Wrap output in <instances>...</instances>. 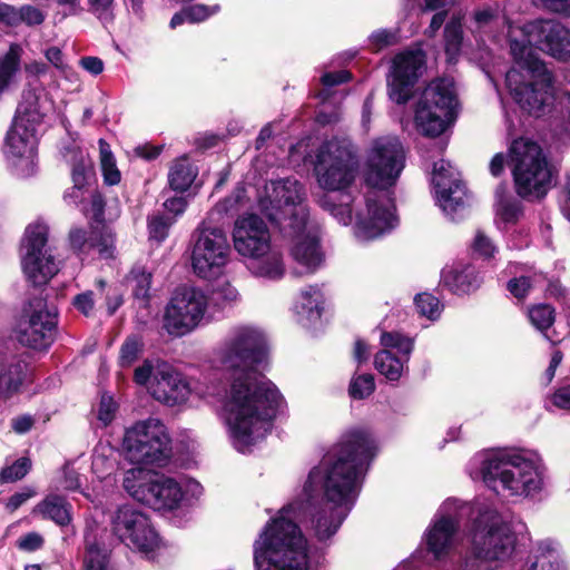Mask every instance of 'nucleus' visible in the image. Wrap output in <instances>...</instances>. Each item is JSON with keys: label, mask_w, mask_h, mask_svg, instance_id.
<instances>
[{"label": "nucleus", "mask_w": 570, "mask_h": 570, "mask_svg": "<svg viewBox=\"0 0 570 570\" xmlns=\"http://www.w3.org/2000/svg\"><path fill=\"white\" fill-rule=\"evenodd\" d=\"M527 31L537 33V43L540 50L561 61L570 59V30L562 24L552 21H535L529 23Z\"/></svg>", "instance_id": "nucleus-26"}, {"label": "nucleus", "mask_w": 570, "mask_h": 570, "mask_svg": "<svg viewBox=\"0 0 570 570\" xmlns=\"http://www.w3.org/2000/svg\"><path fill=\"white\" fill-rule=\"evenodd\" d=\"M497 213L507 222H514L521 215V205L517 199L505 196V186L499 185L495 190Z\"/></svg>", "instance_id": "nucleus-38"}, {"label": "nucleus", "mask_w": 570, "mask_h": 570, "mask_svg": "<svg viewBox=\"0 0 570 570\" xmlns=\"http://www.w3.org/2000/svg\"><path fill=\"white\" fill-rule=\"evenodd\" d=\"M208 305L205 293L195 287L176 289L165 307L163 328L173 337H181L197 328Z\"/></svg>", "instance_id": "nucleus-15"}, {"label": "nucleus", "mask_w": 570, "mask_h": 570, "mask_svg": "<svg viewBox=\"0 0 570 570\" xmlns=\"http://www.w3.org/2000/svg\"><path fill=\"white\" fill-rule=\"evenodd\" d=\"M381 344L385 350L376 353L375 368L389 381H399L410 360L414 343L397 332H384L381 335Z\"/></svg>", "instance_id": "nucleus-22"}, {"label": "nucleus", "mask_w": 570, "mask_h": 570, "mask_svg": "<svg viewBox=\"0 0 570 570\" xmlns=\"http://www.w3.org/2000/svg\"><path fill=\"white\" fill-rule=\"evenodd\" d=\"M59 313L42 297L29 299L17 324V340L23 346L46 351L56 341Z\"/></svg>", "instance_id": "nucleus-14"}, {"label": "nucleus", "mask_w": 570, "mask_h": 570, "mask_svg": "<svg viewBox=\"0 0 570 570\" xmlns=\"http://www.w3.org/2000/svg\"><path fill=\"white\" fill-rule=\"evenodd\" d=\"M358 167L357 148L346 137L324 141L315 155L314 174L324 190H346L355 181Z\"/></svg>", "instance_id": "nucleus-9"}, {"label": "nucleus", "mask_w": 570, "mask_h": 570, "mask_svg": "<svg viewBox=\"0 0 570 570\" xmlns=\"http://www.w3.org/2000/svg\"><path fill=\"white\" fill-rule=\"evenodd\" d=\"M197 169L186 157L177 159L169 169L168 184L175 191H186L197 177Z\"/></svg>", "instance_id": "nucleus-35"}, {"label": "nucleus", "mask_w": 570, "mask_h": 570, "mask_svg": "<svg viewBox=\"0 0 570 570\" xmlns=\"http://www.w3.org/2000/svg\"><path fill=\"white\" fill-rule=\"evenodd\" d=\"M323 294L318 285H309L301 293V302L297 304V313L305 314L309 320L322 316Z\"/></svg>", "instance_id": "nucleus-36"}, {"label": "nucleus", "mask_w": 570, "mask_h": 570, "mask_svg": "<svg viewBox=\"0 0 570 570\" xmlns=\"http://www.w3.org/2000/svg\"><path fill=\"white\" fill-rule=\"evenodd\" d=\"M31 469V461L28 458H20L16 462H13L11 465L6 466L0 472V481L8 483V482H16L18 480H21L24 478L28 472Z\"/></svg>", "instance_id": "nucleus-49"}, {"label": "nucleus", "mask_w": 570, "mask_h": 570, "mask_svg": "<svg viewBox=\"0 0 570 570\" xmlns=\"http://www.w3.org/2000/svg\"><path fill=\"white\" fill-rule=\"evenodd\" d=\"M519 456L520 453L508 450H490L475 456L474 462L487 487L499 493Z\"/></svg>", "instance_id": "nucleus-25"}, {"label": "nucleus", "mask_w": 570, "mask_h": 570, "mask_svg": "<svg viewBox=\"0 0 570 570\" xmlns=\"http://www.w3.org/2000/svg\"><path fill=\"white\" fill-rule=\"evenodd\" d=\"M522 28L521 40L510 38V52L517 67L505 75L507 87L515 102L537 117L546 112L554 101V88L551 72L538 57L532 45L538 47L537 33Z\"/></svg>", "instance_id": "nucleus-5"}, {"label": "nucleus", "mask_w": 570, "mask_h": 570, "mask_svg": "<svg viewBox=\"0 0 570 570\" xmlns=\"http://www.w3.org/2000/svg\"><path fill=\"white\" fill-rule=\"evenodd\" d=\"M463 39L462 26L459 20H451L444 28L445 52L450 58L455 57L461 48Z\"/></svg>", "instance_id": "nucleus-44"}, {"label": "nucleus", "mask_w": 570, "mask_h": 570, "mask_svg": "<svg viewBox=\"0 0 570 570\" xmlns=\"http://www.w3.org/2000/svg\"><path fill=\"white\" fill-rule=\"evenodd\" d=\"M515 462L501 490L510 495L533 497L543 487V468L522 454Z\"/></svg>", "instance_id": "nucleus-23"}, {"label": "nucleus", "mask_w": 570, "mask_h": 570, "mask_svg": "<svg viewBox=\"0 0 570 570\" xmlns=\"http://www.w3.org/2000/svg\"><path fill=\"white\" fill-rule=\"evenodd\" d=\"M458 105L454 83L446 78L432 80L421 94L414 121L417 130L426 137H438L454 122Z\"/></svg>", "instance_id": "nucleus-10"}, {"label": "nucleus", "mask_w": 570, "mask_h": 570, "mask_svg": "<svg viewBox=\"0 0 570 570\" xmlns=\"http://www.w3.org/2000/svg\"><path fill=\"white\" fill-rule=\"evenodd\" d=\"M151 281L153 274L141 265H135L126 277L132 297L145 306L149 303Z\"/></svg>", "instance_id": "nucleus-34"}, {"label": "nucleus", "mask_w": 570, "mask_h": 570, "mask_svg": "<svg viewBox=\"0 0 570 570\" xmlns=\"http://www.w3.org/2000/svg\"><path fill=\"white\" fill-rule=\"evenodd\" d=\"M175 224V219L166 214H156L148 217L149 240L156 242L157 245L163 243L167 236L169 228Z\"/></svg>", "instance_id": "nucleus-41"}, {"label": "nucleus", "mask_w": 570, "mask_h": 570, "mask_svg": "<svg viewBox=\"0 0 570 570\" xmlns=\"http://www.w3.org/2000/svg\"><path fill=\"white\" fill-rule=\"evenodd\" d=\"M266 189L267 196L261 202L263 212L284 237L294 242V259L307 273H314L323 261V253L316 232L307 229L308 213L303 205V185L296 179L284 178L271 181Z\"/></svg>", "instance_id": "nucleus-4"}, {"label": "nucleus", "mask_w": 570, "mask_h": 570, "mask_svg": "<svg viewBox=\"0 0 570 570\" xmlns=\"http://www.w3.org/2000/svg\"><path fill=\"white\" fill-rule=\"evenodd\" d=\"M100 149V166L104 176V181L109 186H115L120 183L121 175L117 168L116 159L110 150L109 144L105 139H99Z\"/></svg>", "instance_id": "nucleus-37"}, {"label": "nucleus", "mask_w": 570, "mask_h": 570, "mask_svg": "<svg viewBox=\"0 0 570 570\" xmlns=\"http://www.w3.org/2000/svg\"><path fill=\"white\" fill-rule=\"evenodd\" d=\"M22 48L11 43L8 51L0 57V96L17 82L21 69Z\"/></svg>", "instance_id": "nucleus-32"}, {"label": "nucleus", "mask_w": 570, "mask_h": 570, "mask_svg": "<svg viewBox=\"0 0 570 570\" xmlns=\"http://www.w3.org/2000/svg\"><path fill=\"white\" fill-rule=\"evenodd\" d=\"M37 131L11 125L3 146L4 157L16 176L26 178L35 174Z\"/></svg>", "instance_id": "nucleus-21"}, {"label": "nucleus", "mask_w": 570, "mask_h": 570, "mask_svg": "<svg viewBox=\"0 0 570 570\" xmlns=\"http://www.w3.org/2000/svg\"><path fill=\"white\" fill-rule=\"evenodd\" d=\"M527 570H563L558 543L552 540L539 542L533 556L529 558Z\"/></svg>", "instance_id": "nucleus-33"}, {"label": "nucleus", "mask_w": 570, "mask_h": 570, "mask_svg": "<svg viewBox=\"0 0 570 570\" xmlns=\"http://www.w3.org/2000/svg\"><path fill=\"white\" fill-rule=\"evenodd\" d=\"M165 210L171 214L173 218L176 220V217L181 215L187 207V200L183 196H175L167 198L163 204Z\"/></svg>", "instance_id": "nucleus-63"}, {"label": "nucleus", "mask_w": 570, "mask_h": 570, "mask_svg": "<svg viewBox=\"0 0 570 570\" xmlns=\"http://www.w3.org/2000/svg\"><path fill=\"white\" fill-rule=\"evenodd\" d=\"M551 403L561 410H570V383L559 385L550 395Z\"/></svg>", "instance_id": "nucleus-59"}, {"label": "nucleus", "mask_w": 570, "mask_h": 570, "mask_svg": "<svg viewBox=\"0 0 570 570\" xmlns=\"http://www.w3.org/2000/svg\"><path fill=\"white\" fill-rule=\"evenodd\" d=\"M43 538L38 532H29L20 537L17 541L18 549L22 551H37L43 546Z\"/></svg>", "instance_id": "nucleus-60"}, {"label": "nucleus", "mask_w": 570, "mask_h": 570, "mask_svg": "<svg viewBox=\"0 0 570 570\" xmlns=\"http://www.w3.org/2000/svg\"><path fill=\"white\" fill-rule=\"evenodd\" d=\"M342 197L346 198L345 202L335 204L332 202L331 196L323 195L318 199V204L325 210H328L340 223L348 225L352 222V199L350 195L342 194Z\"/></svg>", "instance_id": "nucleus-39"}, {"label": "nucleus", "mask_w": 570, "mask_h": 570, "mask_svg": "<svg viewBox=\"0 0 570 570\" xmlns=\"http://www.w3.org/2000/svg\"><path fill=\"white\" fill-rule=\"evenodd\" d=\"M33 513L59 527H67L72 521V504L61 494L49 493L35 507Z\"/></svg>", "instance_id": "nucleus-30"}, {"label": "nucleus", "mask_w": 570, "mask_h": 570, "mask_svg": "<svg viewBox=\"0 0 570 570\" xmlns=\"http://www.w3.org/2000/svg\"><path fill=\"white\" fill-rule=\"evenodd\" d=\"M36 495V491L32 488H26L20 492L13 493L7 501L6 508L9 511H16L30 498Z\"/></svg>", "instance_id": "nucleus-62"}, {"label": "nucleus", "mask_w": 570, "mask_h": 570, "mask_svg": "<svg viewBox=\"0 0 570 570\" xmlns=\"http://www.w3.org/2000/svg\"><path fill=\"white\" fill-rule=\"evenodd\" d=\"M85 570H112L109 566V556L106 550L96 543L88 544L85 556Z\"/></svg>", "instance_id": "nucleus-47"}, {"label": "nucleus", "mask_w": 570, "mask_h": 570, "mask_svg": "<svg viewBox=\"0 0 570 570\" xmlns=\"http://www.w3.org/2000/svg\"><path fill=\"white\" fill-rule=\"evenodd\" d=\"M189 248L191 269L204 279L220 275L232 252L226 232L206 220L200 222L191 233Z\"/></svg>", "instance_id": "nucleus-11"}, {"label": "nucleus", "mask_w": 570, "mask_h": 570, "mask_svg": "<svg viewBox=\"0 0 570 570\" xmlns=\"http://www.w3.org/2000/svg\"><path fill=\"white\" fill-rule=\"evenodd\" d=\"M94 295L95 294L92 291H85L82 293L77 294L72 298V306L86 317L94 315V311H95Z\"/></svg>", "instance_id": "nucleus-56"}, {"label": "nucleus", "mask_w": 570, "mask_h": 570, "mask_svg": "<svg viewBox=\"0 0 570 570\" xmlns=\"http://www.w3.org/2000/svg\"><path fill=\"white\" fill-rule=\"evenodd\" d=\"M122 485L132 499L154 510L176 509L184 497L181 487L173 478L141 468L128 470Z\"/></svg>", "instance_id": "nucleus-13"}, {"label": "nucleus", "mask_w": 570, "mask_h": 570, "mask_svg": "<svg viewBox=\"0 0 570 570\" xmlns=\"http://www.w3.org/2000/svg\"><path fill=\"white\" fill-rule=\"evenodd\" d=\"M69 245L71 249L78 255H88L91 249H97L100 257L108 259L114 257L116 235L111 228L97 229L94 224L90 226V232L80 227L70 229Z\"/></svg>", "instance_id": "nucleus-27"}, {"label": "nucleus", "mask_w": 570, "mask_h": 570, "mask_svg": "<svg viewBox=\"0 0 570 570\" xmlns=\"http://www.w3.org/2000/svg\"><path fill=\"white\" fill-rule=\"evenodd\" d=\"M375 390V382L372 374H361L351 380L348 393L354 400H363L370 396Z\"/></svg>", "instance_id": "nucleus-48"}, {"label": "nucleus", "mask_w": 570, "mask_h": 570, "mask_svg": "<svg viewBox=\"0 0 570 570\" xmlns=\"http://www.w3.org/2000/svg\"><path fill=\"white\" fill-rule=\"evenodd\" d=\"M425 56L421 50L404 51L393 59L389 96L399 105L406 104L412 97V88L423 75Z\"/></svg>", "instance_id": "nucleus-20"}, {"label": "nucleus", "mask_w": 570, "mask_h": 570, "mask_svg": "<svg viewBox=\"0 0 570 570\" xmlns=\"http://www.w3.org/2000/svg\"><path fill=\"white\" fill-rule=\"evenodd\" d=\"M14 27L24 22L28 26H38L41 24L45 20L43 13L33 6H22L21 8H14Z\"/></svg>", "instance_id": "nucleus-51"}, {"label": "nucleus", "mask_w": 570, "mask_h": 570, "mask_svg": "<svg viewBox=\"0 0 570 570\" xmlns=\"http://www.w3.org/2000/svg\"><path fill=\"white\" fill-rule=\"evenodd\" d=\"M531 288V279L528 276H520L510 279L507 289L518 299L524 298Z\"/></svg>", "instance_id": "nucleus-57"}, {"label": "nucleus", "mask_w": 570, "mask_h": 570, "mask_svg": "<svg viewBox=\"0 0 570 570\" xmlns=\"http://www.w3.org/2000/svg\"><path fill=\"white\" fill-rule=\"evenodd\" d=\"M122 448L126 458L134 464L163 465L171 455L170 438L166 428L154 417L127 429Z\"/></svg>", "instance_id": "nucleus-12"}, {"label": "nucleus", "mask_w": 570, "mask_h": 570, "mask_svg": "<svg viewBox=\"0 0 570 570\" xmlns=\"http://www.w3.org/2000/svg\"><path fill=\"white\" fill-rule=\"evenodd\" d=\"M233 242L236 252L248 259V268L254 275L269 279L283 277V255L272 246L269 229L262 217L256 214L238 217Z\"/></svg>", "instance_id": "nucleus-7"}, {"label": "nucleus", "mask_w": 570, "mask_h": 570, "mask_svg": "<svg viewBox=\"0 0 570 570\" xmlns=\"http://www.w3.org/2000/svg\"><path fill=\"white\" fill-rule=\"evenodd\" d=\"M115 0H87V11L105 26L115 21Z\"/></svg>", "instance_id": "nucleus-45"}, {"label": "nucleus", "mask_w": 570, "mask_h": 570, "mask_svg": "<svg viewBox=\"0 0 570 570\" xmlns=\"http://www.w3.org/2000/svg\"><path fill=\"white\" fill-rule=\"evenodd\" d=\"M442 281L455 294H469L478 289L482 278L473 265H460L442 271Z\"/></svg>", "instance_id": "nucleus-31"}, {"label": "nucleus", "mask_w": 570, "mask_h": 570, "mask_svg": "<svg viewBox=\"0 0 570 570\" xmlns=\"http://www.w3.org/2000/svg\"><path fill=\"white\" fill-rule=\"evenodd\" d=\"M352 79V73L348 70H338L333 72H325L321 77V82L325 88H332L342 83H346Z\"/></svg>", "instance_id": "nucleus-61"}, {"label": "nucleus", "mask_w": 570, "mask_h": 570, "mask_svg": "<svg viewBox=\"0 0 570 570\" xmlns=\"http://www.w3.org/2000/svg\"><path fill=\"white\" fill-rule=\"evenodd\" d=\"M432 183L439 206L451 219L460 217L469 205V195L460 174L450 161L441 159L434 164Z\"/></svg>", "instance_id": "nucleus-19"}, {"label": "nucleus", "mask_w": 570, "mask_h": 570, "mask_svg": "<svg viewBox=\"0 0 570 570\" xmlns=\"http://www.w3.org/2000/svg\"><path fill=\"white\" fill-rule=\"evenodd\" d=\"M517 535L501 520L499 512L485 504L479 505L470 529V548L461 570H504L493 561L508 560L514 552Z\"/></svg>", "instance_id": "nucleus-6"}, {"label": "nucleus", "mask_w": 570, "mask_h": 570, "mask_svg": "<svg viewBox=\"0 0 570 570\" xmlns=\"http://www.w3.org/2000/svg\"><path fill=\"white\" fill-rule=\"evenodd\" d=\"M28 377V364L14 355H9L0 343V397L10 399L19 393Z\"/></svg>", "instance_id": "nucleus-28"}, {"label": "nucleus", "mask_w": 570, "mask_h": 570, "mask_svg": "<svg viewBox=\"0 0 570 570\" xmlns=\"http://www.w3.org/2000/svg\"><path fill=\"white\" fill-rule=\"evenodd\" d=\"M97 287L100 292H105L107 312L109 315H114L124 304L122 294L116 287L107 286L104 279L97 281Z\"/></svg>", "instance_id": "nucleus-53"}, {"label": "nucleus", "mask_w": 570, "mask_h": 570, "mask_svg": "<svg viewBox=\"0 0 570 570\" xmlns=\"http://www.w3.org/2000/svg\"><path fill=\"white\" fill-rule=\"evenodd\" d=\"M406 154L394 136L376 138L367 155L365 181L372 189L366 194L367 216L355 224V236L361 240L375 239L391 232L397 224L393 187L405 167Z\"/></svg>", "instance_id": "nucleus-3"}, {"label": "nucleus", "mask_w": 570, "mask_h": 570, "mask_svg": "<svg viewBox=\"0 0 570 570\" xmlns=\"http://www.w3.org/2000/svg\"><path fill=\"white\" fill-rule=\"evenodd\" d=\"M49 227L43 223L30 224L21 245L23 274L33 286L46 285L59 271L48 247Z\"/></svg>", "instance_id": "nucleus-16"}, {"label": "nucleus", "mask_w": 570, "mask_h": 570, "mask_svg": "<svg viewBox=\"0 0 570 570\" xmlns=\"http://www.w3.org/2000/svg\"><path fill=\"white\" fill-rule=\"evenodd\" d=\"M509 167L518 196L540 199L547 195L552 173L540 145L527 138L514 139L509 147Z\"/></svg>", "instance_id": "nucleus-8"}, {"label": "nucleus", "mask_w": 570, "mask_h": 570, "mask_svg": "<svg viewBox=\"0 0 570 570\" xmlns=\"http://www.w3.org/2000/svg\"><path fill=\"white\" fill-rule=\"evenodd\" d=\"M117 405L112 397L104 395L99 403L97 417L105 426H107L114 420Z\"/></svg>", "instance_id": "nucleus-58"}, {"label": "nucleus", "mask_w": 570, "mask_h": 570, "mask_svg": "<svg viewBox=\"0 0 570 570\" xmlns=\"http://www.w3.org/2000/svg\"><path fill=\"white\" fill-rule=\"evenodd\" d=\"M105 207L104 196L98 190L92 191L89 206L83 208V214L90 219V225L94 224L97 229L110 228L105 223Z\"/></svg>", "instance_id": "nucleus-43"}, {"label": "nucleus", "mask_w": 570, "mask_h": 570, "mask_svg": "<svg viewBox=\"0 0 570 570\" xmlns=\"http://www.w3.org/2000/svg\"><path fill=\"white\" fill-rule=\"evenodd\" d=\"M470 510V507L454 499L445 500L439 508L423 537L428 553H431L434 560L441 561L449 554L461 519Z\"/></svg>", "instance_id": "nucleus-18"}, {"label": "nucleus", "mask_w": 570, "mask_h": 570, "mask_svg": "<svg viewBox=\"0 0 570 570\" xmlns=\"http://www.w3.org/2000/svg\"><path fill=\"white\" fill-rule=\"evenodd\" d=\"M472 250L483 258H491L497 252V246L482 230H478L472 243Z\"/></svg>", "instance_id": "nucleus-54"}, {"label": "nucleus", "mask_w": 570, "mask_h": 570, "mask_svg": "<svg viewBox=\"0 0 570 570\" xmlns=\"http://www.w3.org/2000/svg\"><path fill=\"white\" fill-rule=\"evenodd\" d=\"M370 47L374 51L393 46L397 42V32L391 29H379L368 37Z\"/></svg>", "instance_id": "nucleus-52"}, {"label": "nucleus", "mask_w": 570, "mask_h": 570, "mask_svg": "<svg viewBox=\"0 0 570 570\" xmlns=\"http://www.w3.org/2000/svg\"><path fill=\"white\" fill-rule=\"evenodd\" d=\"M150 393L160 403L175 406L187 401L190 387L180 373L164 363L157 368Z\"/></svg>", "instance_id": "nucleus-24"}, {"label": "nucleus", "mask_w": 570, "mask_h": 570, "mask_svg": "<svg viewBox=\"0 0 570 570\" xmlns=\"http://www.w3.org/2000/svg\"><path fill=\"white\" fill-rule=\"evenodd\" d=\"M59 488L65 491H78L81 488L79 473L69 464L62 468L61 476L58 481Z\"/></svg>", "instance_id": "nucleus-55"}, {"label": "nucleus", "mask_w": 570, "mask_h": 570, "mask_svg": "<svg viewBox=\"0 0 570 570\" xmlns=\"http://www.w3.org/2000/svg\"><path fill=\"white\" fill-rule=\"evenodd\" d=\"M46 100L42 99V90L26 89L22 92L12 125L22 128H32L37 131L46 117Z\"/></svg>", "instance_id": "nucleus-29"}, {"label": "nucleus", "mask_w": 570, "mask_h": 570, "mask_svg": "<svg viewBox=\"0 0 570 570\" xmlns=\"http://www.w3.org/2000/svg\"><path fill=\"white\" fill-rule=\"evenodd\" d=\"M116 537L128 547L137 549L147 558L160 547V538L148 517L129 504L119 507L111 518Z\"/></svg>", "instance_id": "nucleus-17"}, {"label": "nucleus", "mask_w": 570, "mask_h": 570, "mask_svg": "<svg viewBox=\"0 0 570 570\" xmlns=\"http://www.w3.org/2000/svg\"><path fill=\"white\" fill-rule=\"evenodd\" d=\"M153 371V361L145 360L140 366L136 367L134 372V381L139 385H146L151 377Z\"/></svg>", "instance_id": "nucleus-64"}, {"label": "nucleus", "mask_w": 570, "mask_h": 570, "mask_svg": "<svg viewBox=\"0 0 570 570\" xmlns=\"http://www.w3.org/2000/svg\"><path fill=\"white\" fill-rule=\"evenodd\" d=\"M377 452L372 434L345 431L325 452L304 484V502L283 507L253 544L255 570H308L307 540L296 520L308 519L314 537L332 538L352 511Z\"/></svg>", "instance_id": "nucleus-1"}, {"label": "nucleus", "mask_w": 570, "mask_h": 570, "mask_svg": "<svg viewBox=\"0 0 570 570\" xmlns=\"http://www.w3.org/2000/svg\"><path fill=\"white\" fill-rule=\"evenodd\" d=\"M414 305L420 315L436 320L441 315L442 304L430 293H420L414 297Z\"/></svg>", "instance_id": "nucleus-46"}, {"label": "nucleus", "mask_w": 570, "mask_h": 570, "mask_svg": "<svg viewBox=\"0 0 570 570\" xmlns=\"http://www.w3.org/2000/svg\"><path fill=\"white\" fill-rule=\"evenodd\" d=\"M219 10V4L206 6L203 3H196L185 7V14H187V22L198 23L216 14Z\"/></svg>", "instance_id": "nucleus-50"}, {"label": "nucleus", "mask_w": 570, "mask_h": 570, "mask_svg": "<svg viewBox=\"0 0 570 570\" xmlns=\"http://www.w3.org/2000/svg\"><path fill=\"white\" fill-rule=\"evenodd\" d=\"M267 352L265 334L245 325L234 327L218 352L220 367L230 380L222 416L234 448L242 453L271 432L285 403L276 385L258 371Z\"/></svg>", "instance_id": "nucleus-2"}, {"label": "nucleus", "mask_w": 570, "mask_h": 570, "mask_svg": "<svg viewBox=\"0 0 570 570\" xmlns=\"http://www.w3.org/2000/svg\"><path fill=\"white\" fill-rule=\"evenodd\" d=\"M528 316L531 324L544 333L554 323L556 311L550 304L540 303L529 308Z\"/></svg>", "instance_id": "nucleus-40"}, {"label": "nucleus", "mask_w": 570, "mask_h": 570, "mask_svg": "<svg viewBox=\"0 0 570 570\" xmlns=\"http://www.w3.org/2000/svg\"><path fill=\"white\" fill-rule=\"evenodd\" d=\"M144 351V342L138 335L128 336L121 344L118 363L121 367H130Z\"/></svg>", "instance_id": "nucleus-42"}]
</instances>
